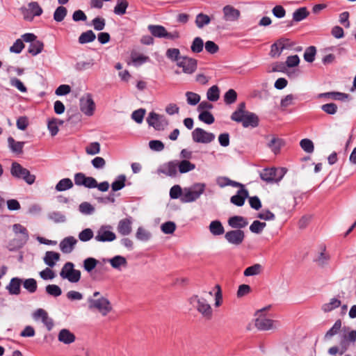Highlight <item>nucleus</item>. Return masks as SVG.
Returning <instances> with one entry per match:
<instances>
[{
  "label": "nucleus",
  "mask_w": 356,
  "mask_h": 356,
  "mask_svg": "<svg viewBox=\"0 0 356 356\" xmlns=\"http://www.w3.org/2000/svg\"><path fill=\"white\" fill-rule=\"evenodd\" d=\"M8 146L13 152L21 154L23 151V147L25 144L24 142L15 141V139L10 136L8 138Z\"/></svg>",
  "instance_id": "31"
},
{
  "label": "nucleus",
  "mask_w": 356,
  "mask_h": 356,
  "mask_svg": "<svg viewBox=\"0 0 356 356\" xmlns=\"http://www.w3.org/2000/svg\"><path fill=\"white\" fill-rule=\"evenodd\" d=\"M22 284V279L19 277H13L9 284L6 286V289L8 290L10 295H19L21 292V284Z\"/></svg>",
  "instance_id": "20"
},
{
  "label": "nucleus",
  "mask_w": 356,
  "mask_h": 356,
  "mask_svg": "<svg viewBox=\"0 0 356 356\" xmlns=\"http://www.w3.org/2000/svg\"><path fill=\"white\" fill-rule=\"evenodd\" d=\"M192 138L195 143L207 144L214 140L215 135L197 127L192 131Z\"/></svg>",
  "instance_id": "8"
},
{
  "label": "nucleus",
  "mask_w": 356,
  "mask_h": 356,
  "mask_svg": "<svg viewBox=\"0 0 356 356\" xmlns=\"http://www.w3.org/2000/svg\"><path fill=\"white\" fill-rule=\"evenodd\" d=\"M68 272H67V280L70 282H77L81 277V272L78 270L74 269V264L72 262L67 264Z\"/></svg>",
  "instance_id": "27"
},
{
  "label": "nucleus",
  "mask_w": 356,
  "mask_h": 356,
  "mask_svg": "<svg viewBox=\"0 0 356 356\" xmlns=\"http://www.w3.org/2000/svg\"><path fill=\"white\" fill-rule=\"evenodd\" d=\"M203 40L200 37L195 38L191 47V51L194 53H200L203 50Z\"/></svg>",
  "instance_id": "51"
},
{
  "label": "nucleus",
  "mask_w": 356,
  "mask_h": 356,
  "mask_svg": "<svg viewBox=\"0 0 356 356\" xmlns=\"http://www.w3.org/2000/svg\"><path fill=\"white\" fill-rule=\"evenodd\" d=\"M178 170L181 174H184L193 170L195 168V165L188 160L177 161Z\"/></svg>",
  "instance_id": "32"
},
{
  "label": "nucleus",
  "mask_w": 356,
  "mask_h": 356,
  "mask_svg": "<svg viewBox=\"0 0 356 356\" xmlns=\"http://www.w3.org/2000/svg\"><path fill=\"white\" fill-rule=\"evenodd\" d=\"M126 176L120 175L118 176L116 179L111 184L112 191L115 192L122 189L125 186Z\"/></svg>",
  "instance_id": "37"
},
{
  "label": "nucleus",
  "mask_w": 356,
  "mask_h": 356,
  "mask_svg": "<svg viewBox=\"0 0 356 356\" xmlns=\"http://www.w3.org/2000/svg\"><path fill=\"white\" fill-rule=\"evenodd\" d=\"M67 15V9L64 6H58L54 13V19L57 22H62Z\"/></svg>",
  "instance_id": "49"
},
{
  "label": "nucleus",
  "mask_w": 356,
  "mask_h": 356,
  "mask_svg": "<svg viewBox=\"0 0 356 356\" xmlns=\"http://www.w3.org/2000/svg\"><path fill=\"white\" fill-rule=\"evenodd\" d=\"M88 154L95 155L100 152V144L98 142L90 143L86 148Z\"/></svg>",
  "instance_id": "61"
},
{
  "label": "nucleus",
  "mask_w": 356,
  "mask_h": 356,
  "mask_svg": "<svg viewBox=\"0 0 356 356\" xmlns=\"http://www.w3.org/2000/svg\"><path fill=\"white\" fill-rule=\"evenodd\" d=\"M259 118L258 116L252 112H247L245 115L242 123L243 126L245 128L251 127L252 128L257 127L259 125Z\"/></svg>",
  "instance_id": "21"
},
{
  "label": "nucleus",
  "mask_w": 356,
  "mask_h": 356,
  "mask_svg": "<svg viewBox=\"0 0 356 356\" xmlns=\"http://www.w3.org/2000/svg\"><path fill=\"white\" fill-rule=\"evenodd\" d=\"M248 195L247 189H239L237 193L230 198V202L237 207H242Z\"/></svg>",
  "instance_id": "17"
},
{
  "label": "nucleus",
  "mask_w": 356,
  "mask_h": 356,
  "mask_svg": "<svg viewBox=\"0 0 356 356\" xmlns=\"http://www.w3.org/2000/svg\"><path fill=\"white\" fill-rule=\"evenodd\" d=\"M94 237V233L90 228L82 230L79 234V238L82 242H87Z\"/></svg>",
  "instance_id": "55"
},
{
  "label": "nucleus",
  "mask_w": 356,
  "mask_h": 356,
  "mask_svg": "<svg viewBox=\"0 0 356 356\" xmlns=\"http://www.w3.org/2000/svg\"><path fill=\"white\" fill-rule=\"evenodd\" d=\"M229 225L236 229H241L246 227L248 224L247 219L241 216H234L228 220Z\"/></svg>",
  "instance_id": "19"
},
{
  "label": "nucleus",
  "mask_w": 356,
  "mask_h": 356,
  "mask_svg": "<svg viewBox=\"0 0 356 356\" xmlns=\"http://www.w3.org/2000/svg\"><path fill=\"white\" fill-rule=\"evenodd\" d=\"M286 170L285 168H265L260 172V178L266 182H278L280 181L285 173Z\"/></svg>",
  "instance_id": "6"
},
{
  "label": "nucleus",
  "mask_w": 356,
  "mask_h": 356,
  "mask_svg": "<svg viewBox=\"0 0 356 356\" xmlns=\"http://www.w3.org/2000/svg\"><path fill=\"white\" fill-rule=\"evenodd\" d=\"M309 15L306 7H302L296 10L293 13V20L299 22L307 18Z\"/></svg>",
  "instance_id": "35"
},
{
  "label": "nucleus",
  "mask_w": 356,
  "mask_h": 356,
  "mask_svg": "<svg viewBox=\"0 0 356 356\" xmlns=\"http://www.w3.org/2000/svg\"><path fill=\"white\" fill-rule=\"evenodd\" d=\"M44 47V44L41 41H35L33 43H30L28 52L32 56H36L40 54Z\"/></svg>",
  "instance_id": "38"
},
{
  "label": "nucleus",
  "mask_w": 356,
  "mask_h": 356,
  "mask_svg": "<svg viewBox=\"0 0 356 356\" xmlns=\"http://www.w3.org/2000/svg\"><path fill=\"white\" fill-rule=\"evenodd\" d=\"M323 111L329 115H334L337 112L338 107L334 103H328L321 106Z\"/></svg>",
  "instance_id": "63"
},
{
  "label": "nucleus",
  "mask_w": 356,
  "mask_h": 356,
  "mask_svg": "<svg viewBox=\"0 0 356 356\" xmlns=\"http://www.w3.org/2000/svg\"><path fill=\"white\" fill-rule=\"evenodd\" d=\"M96 38L95 33L92 30L83 32L79 37L78 42L81 44L93 42Z\"/></svg>",
  "instance_id": "29"
},
{
  "label": "nucleus",
  "mask_w": 356,
  "mask_h": 356,
  "mask_svg": "<svg viewBox=\"0 0 356 356\" xmlns=\"http://www.w3.org/2000/svg\"><path fill=\"white\" fill-rule=\"evenodd\" d=\"M92 25L96 31H102L106 25V21L103 17H97L92 20Z\"/></svg>",
  "instance_id": "62"
},
{
  "label": "nucleus",
  "mask_w": 356,
  "mask_h": 356,
  "mask_svg": "<svg viewBox=\"0 0 356 356\" xmlns=\"http://www.w3.org/2000/svg\"><path fill=\"white\" fill-rule=\"evenodd\" d=\"M98 261L92 257H88L83 261L84 269L88 271H92L97 266Z\"/></svg>",
  "instance_id": "60"
},
{
  "label": "nucleus",
  "mask_w": 356,
  "mask_h": 356,
  "mask_svg": "<svg viewBox=\"0 0 356 356\" xmlns=\"http://www.w3.org/2000/svg\"><path fill=\"white\" fill-rule=\"evenodd\" d=\"M316 49L314 46L307 47L304 53V59L308 63H312L315 59Z\"/></svg>",
  "instance_id": "54"
},
{
  "label": "nucleus",
  "mask_w": 356,
  "mask_h": 356,
  "mask_svg": "<svg viewBox=\"0 0 356 356\" xmlns=\"http://www.w3.org/2000/svg\"><path fill=\"white\" fill-rule=\"evenodd\" d=\"M341 327V321L340 319L335 321L333 326L325 333L324 339L330 340L333 336L339 333Z\"/></svg>",
  "instance_id": "36"
},
{
  "label": "nucleus",
  "mask_w": 356,
  "mask_h": 356,
  "mask_svg": "<svg viewBox=\"0 0 356 356\" xmlns=\"http://www.w3.org/2000/svg\"><path fill=\"white\" fill-rule=\"evenodd\" d=\"M190 304L204 318L210 320L213 316V310L207 300L197 295H194L189 299Z\"/></svg>",
  "instance_id": "1"
},
{
  "label": "nucleus",
  "mask_w": 356,
  "mask_h": 356,
  "mask_svg": "<svg viewBox=\"0 0 356 356\" xmlns=\"http://www.w3.org/2000/svg\"><path fill=\"white\" fill-rule=\"evenodd\" d=\"M284 49L285 45L284 44V41L282 40H278L271 45L269 55L272 58H277L281 55L282 51Z\"/></svg>",
  "instance_id": "26"
},
{
  "label": "nucleus",
  "mask_w": 356,
  "mask_h": 356,
  "mask_svg": "<svg viewBox=\"0 0 356 356\" xmlns=\"http://www.w3.org/2000/svg\"><path fill=\"white\" fill-rule=\"evenodd\" d=\"M129 6L127 0H118L117 4L114 8V13L118 15H122L126 13V10Z\"/></svg>",
  "instance_id": "42"
},
{
  "label": "nucleus",
  "mask_w": 356,
  "mask_h": 356,
  "mask_svg": "<svg viewBox=\"0 0 356 356\" xmlns=\"http://www.w3.org/2000/svg\"><path fill=\"white\" fill-rule=\"evenodd\" d=\"M177 160L170 161L164 163L158 169L159 173H162L170 177H175L177 175Z\"/></svg>",
  "instance_id": "15"
},
{
  "label": "nucleus",
  "mask_w": 356,
  "mask_h": 356,
  "mask_svg": "<svg viewBox=\"0 0 356 356\" xmlns=\"http://www.w3.org/2000/svg\"><path fill=\"white\" fill-rule=\"evenodd\" d=\"M10 174L15 178L24 180L29 185L33 184L35 180L34 175H31L28 169L16 161L11 164Z\"/></svg>",
  "instance_id": "3"
},
{
  "label": "nucleus",
  "mask_w": 356,
  "mask_h": 356,
  "mask_svg": "<svg viewBox=\"0 0 356 356\" xmlns=\"http://www.w3.org/2000/svg\"><path fill=\"white\" fill-rule=\"evenodd\" d=\"M151 234L142 227H139L136 233V237L141 241H147L151 238Z\"/></svg>",
  "instance_id": "48"
},
{
  "label": "nucleus",
  "mask_w": 356,
  "mask_h": 356,
  "mask_svg": "<svg viewBox=\"0 0 356 356\" xmlns=\"http://www.w3.org/2000/svg\"><path fill=\"white\" fill-rule=\"evenodd\" d=\"M207 97L211 102H216L220 97V90L217 86H213L209 88Z\"/></svg>",
  "instance_id": "41"
},
{
  "label": "nucleus",
  "mask_w": 356,
  "mask_h": 356,
  "mask_svg": "<svg viewBox=\"0 0 356 356\" xmlns=\"http://www.w3.org/2000/svg\"><path fill=\"white\" fill-rule=\"evenodd\" d=\"M165 56L172 62H175L176 64L184 57L181 56L180 51L177 48L168 49L165 52Z\"/></svg>",
  "instance_id": "33"
},
{
  "label": "nucleus",
  "mask_w": 356,
  "mask_h": 356,
  "mask_svg": "<svg viewBox=\"0 0 356 356\" xmlns=\"http://www.w3.org/2000/svg\"><path fill=\"white\" fill-rule=\"evenodd\" d=\"M45 289L49 295L54 297H58L62 293L60 288L56 284H49L46 286Z\"/></svg>",
  "instance_id": "58"
},
{
  "label": "nucleus",
  "mask_w": 356,
  "mask_h": 356,
  "mask_svg": "<svg viewBox=\"0 0 356 356\" xmlns=\"http://www.w3.org/2000/svg\"><path fill=\"white\" fill-rule=\"evenodd\" d=\"M224 18L226 21H236L240 17V11L232 6L223 8Z\"/></svg>",
  "instance_id": "22"
},
{
  "label": "nucleus",
  "mask_w": 356,
  "mask_h": 356,
  "mask_svg": "<svg viewBox=\"0 0 356 356\" xmlns=\"http://www.w3.org/2000/svg\"><path fill=\"white\" fill-rule=\"evenodd\" d=\"M350 95L347 93L335 91L320 93L318 95V98H327L341 102L348 99Z\"/></svg>",
  "instance_id": "18"
},
{
  "label": "nucleus",
  "mask_w": 356,
  "mask_h": 356,
  "mask_svg": "<svg viewBox=\"0 0 356 356\" xmlns=\"http://www.w3.org/2000/svg\"><path fill=\"white\" fill-rule=\"evenodd\" d=\"M209 231L213 235L219 236L224 234L225 229L221 222L216 220L211 222L209 225Z\"/></svg>",
  "instance_id": "28"
},
{
  "label": "nucleus",
  "mask_w": 356,
  "mask_h": 356,
  "mask_svg": "<svg viewBox=\"0 0 356 356\" xmlns=\"http://www.w3.org/2000/svg\"><path fill=\"white\" fill-rule=\"evenodd\" d=\"M95 64L93 59L87 61H79L76 63L74 68L77 71H83L91 68Z\"/></svg>",
  "instance_id": "53"
},
{
  "label": "nucleus",
  "mask_w": 356,
  "mask_h": 356,
  "mask_svg": "<svg viewBox=\"0 0 356 356\" xmlns=\"http://www.w3.org/2000/svg\"><path fill=\"white\" fill-rule=\"evenodd\" d=\"M284 145L282 139L273 137L268 143V147L272 150V152L277 154L280 152L281 147Z\"/></svg>",
  "instance_id": "30"
},
{
  "label": "nucleus",
  "mask_w": 356,
  "mask_h": 356,
  "mask_svg": "<svg viewBox=\"0 0 356 356\" xmlns=\"http://www.w3.org/2000/svg\"><path fill=\"white\" fill-rule=\"evenodd\" d=\"M211 22L209 16L204 13H199L196 16L195 24L199 29H202L204 26L209 24Z\"/></svg>",
  "instance_id": "39"
},
{
  "label": "nucleus",
  "mask_w": 356,
  "mask_h": 356,
  "mask_svg": "<svg viewBox=\"0 0 356 356\" xmlns=\"http://www.w3.org/2000/svg\"><path fill=\"white\" fill-rule=\"evenodd\" d=\"M131 58L133 63L137 66L140 65L144 63H146L149 60V58L147 56H144L143 54L137 55L136 53L132 52L131 54Z\"/></svg>",
  "instance_id": "52"
},
{
  "label": "nucleus",
  "mask_w": 356,
  "mask_h": 356,
  "mask_svg": "<svg viewBox=\"0 0 356 356\" xmlns=\"http://www.w3.org/2000/svg\"><path fill=\"white\" fill-rule=\"evenodd\" d=\"M13 229L15 234H20L22 235V237L20 238L21 245L25 244L29 238V232L26 228L20 224H15L13 226Z\"/></svg>",
  "instance_id": "25"
},
{
  "label": "nucleus",
  "mask_w": 356,
  "mask_h": 356,
  "mask_svg": "<svg viewBox=\"0 0 356 356\" xmlns=\"http://www.w3.org/2000/svg\"><path fill=\"white\" fill-rule=\"evenodd\" d=\"M186 97L187 103L191 106L197 104L200 101V96L193 92H186Z\"/></svg>",
  "instance_id": "56"
},
{
  "label": "nucleus",
  "mask_w": 356,
  "mask_h": 356,
  "mask_svg": "<svg viewBox=\"0 0 356 356\" xmlns=\"http://www.w3.org/2000/svg\"><path fill=\"white\" fill-rule=\"evenodd\" d=\"M74 183L77 186H84L88 188H94L97 186V182L95 178L87 177L83 172H77L75 174Z\"/></svg>",
  "instance_id": "13"
},
{
  "label": "nucleus",
  "mask_w": 356,
  "mask_h": 356,
  "mask_svg": "<svg viewBox=\"0 0 356 356\" xmlns=\"http://www.w3.org/2000/svg\"><path fill=\"white\" fill-rule=\"evenodd\" d=\"M145 109L139 108L134 111L131 114V118L137 123L140 124L143 121L144 115L145 114Z\"/></svg>",
  "instance_id": "64"
},
{
  "label": "nucleus",
  "mask_w": 356,
  "mask_h": 356,
  "mask_svg": "<svg viewBox=\"0 0 356 356\" xmlns=\"http://www.w3.org/2000/svg\"><path fill=\"white\" fill-rule=\"evenodd\" d=\"M300 146L307 153L311 154L314 150V143L308 138L302 139L300 142Z\"/></svg>",
  "instance_id": "45"
},
{
  "label": "nucleus",
  "mask_w": 356,
  "mask_h": 356,
  "mask_svg": "<svg viewBox=\"0 0 356 356\" xmlns=\"http://www.w3.org/2000/svg\"><path fill=\"white\" fill-rule=\"evenodd\" d=\"M132 223L133 219L130 216L120 220L117 227L118 233L122 236L130 234L132 231Z\"/></svg>",
  "instance_id": "16"
},
{
  "label": "nucleus",
  "mask_w": 356,
  "mask_h": 356,
  "mask_svg": "<svg viewBox=\"0 0 356 356\" xmlns=\"http://www.w3.org/2000/svg\"><path fill=\"white\" fill-rule=\"evenodd\" d=\"M266 309V308H264L257 312V315H258V316L255 319L254 325L260 331H266L276 328L274 323H277V321L267 318L264 314V312Z\"/></svg>",
  "instance_id": "7"
},
{
  "label": "nucleus",
  "mask_w": 356,
  "mask_h": 356,
  "mask_svg": "<svg viewBox=\"0 0 356 356\" xmlns=\"http://www.w3.org/2000/svg\"><path fill=\"white\" fill-rule=\"evenodd\" d=\"M266 227V223L260 222L259 220H254L250 226V230L254 234H260L264 229Z\"/></svg>",
  "instance_id": "46"
},
{
  "label": "nucleus",
  "mask_w": 356,
  "mask_h": 356,
  "mask_svg": "<svg viewBox=\"0 0 356 356\" xmlns=\"http://www.w3.org/2000/svg\"><path fill=\"white\" fill-rule=\"evenodd\" d=\"M262 270V266L259 264H255L248 267L243 272V275L246 277L259 275Z\"/></svg>",
  "instance_id": "40"
},
{
  "label": "nucleus",
  "mask_w": 356,
  "mask_h": 356,
  "mask_svg": "<svg viewBox=\"0 0 356 356\" xmlns=\"http://www.w3.org/2000/svg\"><path fill=\"white\" fill-rule=\"evenodd\" d=\"M161 229L164 234H172L176 229V225L174 222L168 221L161 225Z\"/></svg>",
  "instance_id": "59"
},
{
  "label": "nucleus",
  "mask_w": 356,
  "mask_h": 356,
  "mask_svg": "<svg viewBox=\"0 0 356 356\" xmlns=\"http://www.w3.org/2000/svg\"><path fill=\"white\" fill-rule=\"evenodd\" d=\"M111 266L117 270H120L122 267H127V261L125 257L121 255H116L111 259H108Z\"/></svg>",
  "instance_id": "24"
},
{
  "label": "nucleus",
  "mask_w": 356,
  "mask_h": 356,
  "mask_svg": "<svg viewBox=\"0 0 356 356\" xmlns=\"http://www.w3.org/2000/svg\"><path fill=\"white\" fill-rule=\"evenodd\" d=\"M176 65L182 69V72L191 74L197 70V61L195 58L184 56Z\"/></svg>",
  "instance_id": "11"
},
{
  "label": "nucleus",
  "mask_w": 356,
  "mask_h": 356,
  "mask_svg": "<svg viewBox=\"0 0 356 356\" xmlns=\"http://www.w3.org/2000/svg\"><path fill=\"white\" fill-rule=\"evenodd\" d=\"M88 302L89 309H97L102 316H106L112 310L110 301L105 297L101 296L96 299L89 297Z\"/></svg>",
  "instance_id": "4"
},
{
  "label": "nucleus",
  "mask_w": 356,
  "mask_h": 356,
  "mask_svg": "<svg viewBox=\"0 0 356 356\" xmlns=\"http://www.w3.org/2000/svg\"><path fill=\"white\" fill-rule=\"evenodd\" d=\"M237 99V93L234 89L228 90L224 95V102L226 104H234Z\"/></svg>",
  "instance_id": "44"
},
{
  "label": "nucleus",
  "mask_w": 356,
  "mask_h": 356,
  "mask_svg": "<svg viewBox=\"0 0 356 356\" xmlns=\"http://www.w3.org/2000/svg\"><path fill=\"white\" fill-rule=\"evenodd\" d=\"M341 305V301L337 298H332L328 303H325L322 306V310L325 312H329L339 307Z\"/></svg>",
  "instance_id": "47"
},
{
  "label": "nucleus",
  "mask_w": 356,
  "mask_h": 356,
  "mask_svg": "<svg viewBox=\"0 0 356 356\" xmlns=\"http://www.w3.org/2000/svg\"><path fill=\"white\" fill-rule=\"evenodd\" d=\"M60 254L54 251H47L45 252L43 261L49 267L53 268L56 263L60 259Z\"/></svg>",
  "instance_id": "23"
},
{
  "label": "nucleus",
  "mask_w": 356,
  "mask_h": 356,
  "mask_svg": "<svg viewBox=\"0 0 356 356\" xmlns=\"http://www.w3.org/2000/svg\"><path fill=\"white\" fill-rule=\"evenodd\" d=\"M110 225H102L97 230L95 239L98 242H111L116 238V235L111 231Z\"/></svg>",
  "instance_id": "10"
},
{
  "label": "nucleus",
  "mask_w": 356,
  "mask_h": 356,
  "mask_svg": "<svg viewBox=\"0 0 356 356\" xmlns=\"http://www.w3.org/2000/svg\"><path fill=\"white\" fill-rule=\"evenodd\" d=\"M147 29L152 36L158 38H166L174 40L180 37L179 31L168 32L166 29L161 25L149 24L147 26Z\"/></svg>",
  "instance_id": "5"
},
{
  "label": "nucleus",
  "mask_w": 356,
  "mask_h": 356,
  "mask_svg": "<svg viewBox=\"0 0 356 356\" xmlns=\"http://www.w3.org/2000/svg\"><path fill=\"white\" fill-rule=\"evenodd\" d=\"M225 238L229 243L239 245L245 238V234L241 229H234L226 232Z\"/></svg>",
  "instance_id": "14"
},
{
  "label": "nucleus",
  "mask_w": 356,
  "mask_h": 356,
  "mask_svg": "<svg viewBox=\"0 0 356 356\" xmlns=\"http://www.w3.org/2000/svg\"><path fill=\"white\" fill-rule=\"evenodd\" d=\"M147 122L149 126L153 127L157 131H163L168 126V122L164 116L160 115L154 112L149 113Z\"/></svg>",
  "instance_id": "9"
},
{
  "label": "nucleus",
  "mask_w": 356,
  "mask_h": 356,
  "mask_svg": "<svg viewBox=\"0 0 356 356\" xmlns=\"http://www.w3.org/2000/svg\"><path fill=\"white\" fill-rule=\"evenodd\" d=\"M198 118L200 121L207 124H211L215 121L213 115L208 111H202L199 114Z\"/></svg>",
  "instance_id": "50"
},
{
  "label": "nucleus",
  "mask_w": 356,
  "mask_h": 356,
  "mask_svg": "<svg viewBox=\"0 0 356 356\" xmlns=\"http://www.w3.org/2000/svg\"><path fill=\"white\" fill-rule=\"evenodd\" d=\"M205 184L196 183L190 188H185L181 196V202L183 203L192 202L197 200L204 192Z\"/></svg>",
  "instance_id": "2"
},
{
  "label": "nucleus",
  "mask_w": 356,
  "mask_h": 356,
  "mask_svg": "<svg viewBox=\"0 0 356 356\" xmlns=\"http://www.w3.org/2000/svg\"><path fill=\"white\" fill-rule=\"evenodd\" d=\"M79 211L85 215H90L94 213L95 208L89 202H83L79 207Z\"/></svg>",
  "instance_id": "57"
},
{
  "label": "nucleus",
  "mask_w": 356,
  "mask_h": 356,
  "mask_svg": "<svg viewBox=\"0 0 356 356\" xmlns=\"http://www.w3.org/2000/svg\"><path fill=\"white\" fill-rule=\"evenodd\" d=\"M95 108V102L90 94H86L80 99V109L88 116L93 115Z\"/></svg>",
  "instance_id": "12"
},
{
  "label": "nucleus",
  "mask_w": 356,
  "mask_h": 356,
  "mask_svg": "<svg viewBox=\"0 0 356 356\" xmlns=\"http://www.w3.org/2000/svg\"><path fill=\"white\" fill-rule=\"evenodd\" d=\"M23 286L30 293H35L37 290V282L33 278L26 279L22 280Z\"/></svg>",
  "instance_id": "43"
},
{
  "label": "nucleus",
  "mask_w": 356,
  "mask_h": 356,
  "mask_svg": "<svg viewBox=\"0 0 356 356\" xmlns=\"http://www.w3.org/2000/svg\"><path fill=\"white\" fill-rule=\"evenodd\" d=\"M29 10L31 13L32 16L29 17L25 15L24 18L27 19H32L33 16H40L42 13V9L40 6L38 2L33 1L29 3Z\"/></svg>",
  "instance_id": "34"
}]
</instances>
